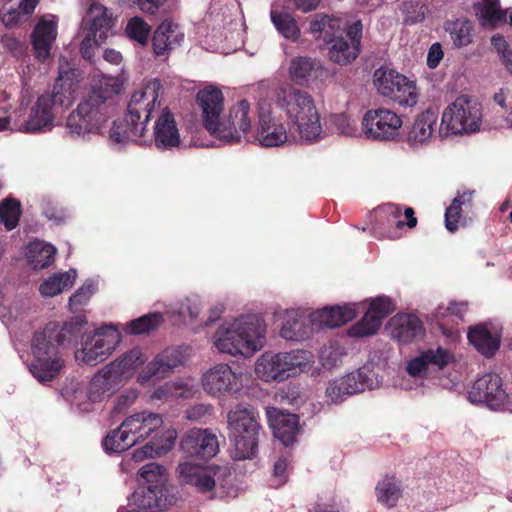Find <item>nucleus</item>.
Listing matches in <instances>:
<instances>
[{"mask_svg":"<svg viewBox=\"0 0 512 512\" xmlns=\"http://www.w3.org/2000/svg\"><path fill=\"white\" fill-rule=\"evenodd\" d=\"M87 324L85 318L76 316L63 325L49 323L41 331H36L31 340L34 360L28 366L30 373L40 383L50 382L64 367V360L58 346H71L82 334L81 348L75 352L80 364L96 365V329L83 333Z\"/></svg>","mask_w":512,"mask_h":512,"instance_id":"obj_1","label":"nucleus"},{"mask_svg":"<svg viewBox=\"0 0 512 512\" xmlns=\"http://www.w3.org/2000/svg\"><path fill=\"white\" fill-rule=\"evenodd\" d=\"M163 88L158 79L143 83L131 95L125 125L116 121H106L100 131L111 144L119 145L125 141H137L144 136L147 124L156 111H160Z\"/></svg>","mask_w":512,"mask_h":512,"instance_id":"obj_2","label":"nucleus"},{"mask_svg":"<svg viewBox=\"0 0 512 512\" xmlns=\"http://www.w3.org/2000/svg\"><path fill=\"white\" fill-rule=\"evenodd\" d=\"M265 335L266 324L263 318L251 314L222 323L212 340L220 353L251 357L264 346Z\"/></svg>","mask_w":512,"mask_h":512,"instance_id":"obj_3","label":"nucleus"},{"mask_svg":"<svg viewBox=\"0 0 512 512\" xmlns=\"http://www.w3.org/2000/svg\"><path fill=\"white\" fill-rule=\"evenodd\" d=\"M124 422L135 444L155 434L150 442L132 452L131 459L136 463L166 455L177 439V431L166 427L163 416L159 413L138 412L127 417Z\"/></svg>","mask_w":512,"mask_h":512,"instance_id":"obj_4","label":"nucleus"},{"mask_svg":"<svg viewBox=\"0 0 512 512\" xmlns=\"http://www.w3.org/2000/svg\"><path fill=\"white\" fill-rule=\"evenodd\" d=\"M363 25L360 20L351 24L337 18L316 16L310 23V32L330 43L329 58L339 65L352 63L360 53Z\"/></svg>","mask_w":512,"mask_h":512,"instance_id":"obj_5","label":"nucleus"},{"mask_svg":"<svg viewBox=\"0 0 512 512\" xmlns=\"http://www.w3.org/2000/svg\"><path fill=\"white\" fill-rule=\"evenodd\" d=\"M274 98L277 107L286 113L296 127L302 141L316 142L320 139V114L308 92L283 83L275 89Z\"/></svg>","mask_w":512,"mask_h":512,"instance_id":"obj_6","label":"nucleus"},{"mask_svg":"<svg viewBox=\"0 0 512 512\" xmlns=\"http://www.w3.org/2000/svg\"><path fill=\"white\" fill-rule=\"evenodd\" d=\"M314 355L308 350L265 352L255 363V374L265 382H282L311 370Z\"/></svg>","mask_w":512,"mask_h":512,"instance_id":"obj_7","label":"nucleus"},{"mask_svg":"<svg viewBox=\"0 0 512 512\" xmlns=\"http://www.w3.org/2000/svg\"><path fill=\"white\" fill-rule=\"evenodd\" d=\"M227 420L234 458L244 460L254 457L261 430L258 413L251 407L237 406L228 413Z\"/></svg>","mask_w":512,"mask_h":512,"instance_id":"obj_8","label":"nucleus"},{"mask_svg":"<svg viewBox=\"0 0 512 512\" xmlns=\"http://www.w3.org/2000/svg\"><path fill=\"white\" fill-rule=\"evenodd\" d=\"M481 123V104L467 96L456 98L442 113L441 126L452 134L477 132Z\"/></svg>","mask_w":512,"mask_h":512,"instance_id":"obj_9","label":"nucleus"},{"mask_svg":"<svg viewBox=\"0 0 512 512\" xmlns=\"http://www.w3.org/2000/svg\"><path fill=\"white\" fill-rule=\"evenodd\" d=\"M374 85L380 95L400 106L413 107L418 102L419 90L416 81L393 69H377L374 73Z\"/></svg>","mask_w":512,"mask_h":512,"instance_id":"obj_10","label":"nucleus"},{"mask_svg":"<svg viewBox=\"0 0 512 512\" xmlns=\"http://www.w3.org/2000/svg\"><path fill=\"white\" fill-rule=\"evenodd\" d=\"M176 473L182 484L190 485L200 493L212 492L217 486L224 487L225 479L230 475L226 467L198 465L190 461L180 462Z\"/></svg>","mask_w":512,"mask_h":512,"instance_id":"obj_11","label":"nucleus"},{"mask_svg":"<svg viewBox=\"0 0 512 512\" xmlns=\"http://www.w3.org/2000/svg\"><path fill=\"white\" fill-rule=\"evenodd\" d=\"M254 117L252 105L245 99L240 100L230 107L227 115L222 117L213 136L227 143L240 142L242 139L249 140L248 134Z\"/></svg>","mask_w":512,"mask_h":512,"instance_id":"obj_12","label":"nucleus"},{"mask_svg":"<svg viewBox=\"0 0 512 512\" xmlns=\"http://www.w3.org/2000/svg\"><path fill=\"white\" fill-rule=\"evenodd\" d=\"M202 387L213 397L233 395L243 388V374L232 370L226 363H219L203 374Z\"/></svg>","mask_w":512,"mask_h":512,"instance_id":"obj_13","label":"nucleus"},{"mask_svg":"<svg viewBox=\"0 0 512 512\" xmlns=\"http://www.w3.org/2000/svg\"><path fill=\"white\" fill-rule=\"evenodd\" d=\"M401 126V118L386 108L369 110L362 120L363 134L372 140H392L399 134Z\"/></svg>","mask_w":512,"mask_h":512,"instance_id":"obj_14","label":"nucleus"},{"mask_svg":"<svg viewBox=\"0 0 512 512\" xmlns=\"http://www.w3.org/2000/svg\"><path fill=\"white\" fill-rule=\"evenodd\" d=\"M180 450L187 458L209 459L218 453L219 443L209 429L193 428L181 438Z\"/></svg>","mask_w":512,"mask_h":512,"instance_id":"obj_15","label":"nucleus"},{"mask_svg":"<svg viewBox=\"0 0 512 512\" xmlns=\"http://www.w3.org/2000/svg\"><path fill=\"white\" fill-rule=\"evenodd\" d=\"M468 399L472 403H486L491 408L502 405L507 394L502 387V380L497 374L489 373L478 378L470 391Z\"/></svg>","mask_w":512,"mask_h":512,"instance_id":"obj_16","label":"nucleus"},{"mask_svg":"<svg viewBox=\"0 0 512 512\" xmlns=\"http://www.w3.org/2000/svg\"><path fill=\"white\" fill-rule=\"evenodd\" d=\"M371 387L372 383L367 374L362 370H357L329 382L325 396L330 403L338 404L347 396L363 392Z\"/></svg>","mask_w":512,"mask_h":512,"instance_id":"obj_17","label":"nucleus"},{"mask_svg":"<svg viewBox=\"0 0 512 512\" xmlns=\"http://www.w3.org/2000/svg\"><path fill=\"white\" fill-rule=\"evenodd\" d=\"M147 361V356L139 347L125 353L120 359L108 365L103 378L105 385L117 387L123 381L132 377L135 371Z\"/></svg>","mask_w":512,"mask_h":512,"instance_id":"obj_18","label":"nucleus"},{"mask_svg":"<svg viewBox=\"0 0 512 512\" xmlns=\"http://www.w3.org/2000/svg\"><path fill=\"white\" fill-rule=\"evenodd\" d=\"M177 501L175 488L143 487L132 496V503L140 512H161Z\"/></svg>","mask_w":512,"mask_h":512,"instance_id":"obj_19","label":"nucleus"},{"mask_svg":"<svg viewBox=\"0 0 512 512\" xmlns=\"http://www.w3.org/2000/svg\"><path fill=\"white\" fill-rule=\"evenodd\" d=\"M70 133L85 137L96 128V88L91 87L87 98L83 99L77 109L67 119Z\"/></svg>","mask_w":512,"mask_h":512,"instance_id":"obj_20","label":"nucleus"},{"mask_svg":"<svg viewBox=\"0 0 512 512\" xmlns=\"http://www.w3.org/2000/svg\"><path fill=\"white\" fill-rule=\"evenodd\" d=\"M197 104L202 112L204 127L214 135L222 117L224 109V96L220 89L207 86L197 93Z\"/></svg>","mask_w":512,"mask_h":512,"instance_id":"obj_21","label":"nucleus"},{"mask_svg":"<svg viewBox=\"0 0 512 512\" xmlns=\"http://www.w3.org/2000/svg\"><path fill=\"white\" fill-rule=\"evenodd\" d=\"M262 147H279L287 142V129L278 118L271 113L261 112L258 117L256 131L251 135Z\"/></svg>","mask_w":512,"mask_h":512,"instance_id":"obj_22","label":"nucleus"},{"mask_svg":"<svg viewBox=\"0 0 512 512\" xmlns=\"http://www.w3.org/2000/svg\"><path fill=\"white\" fill-rule=\"evenodd\" d=\"M77 71L70 66L64 57L59 60V71L53 94H49L52 99V108L60 106L68 108L75 100L74 92L76 86Z\"/></svg>","mask_w":512,"mask_h":512,"instance_id":"obj_23","label":"nucleus"},{"mask_svg":"<svg viewBox=\"0 0 512 512\" xmlns=\"http://www.w3.org/2000/svg\"><path fill=\"white\" fill-rule=\"evenodd\" d=\"M182 28L171 19H165L152 35V48L156 56H167L184 42Z\"/></svg>","mask_w":512,"mask_h":512,"instance_id":"obj_24","label":"nucleus"},{"mask_svg":"<svg viewBox=\"0 0 512 512\" xmlns=\"http://www.w3.org/2000/svg\"><path fill=\"white\" fill-rule=\"evenodd\" d=\"M57 17L48 15L42 17L36 24L31 38L36 58L44 62L50 57L53 43L57 37Z\"/></svg>","mask_w":512,"mask_h":512,"instance_id":"obj_25","label":"nucleus"},{"mask_svg":"<svg viewBox=\"0 0 512 512\" xmlns=\"http://www.w3.org/2000/svg\"><path fill=\"white\" fill-rule=\"evenodd\" d=\"M154 143L158 149L169 150L180 144V133L171 110L163 107L155 120Z\"/></svg>","mask_w":512,"mask_h":512,"instance_id":"obj_26","label":"nucleus"},{"mask_svg":"<svg viewBox=\"0 0 512 512\" xmlns=\"http://www.w3.org/2000/svg\"><path fill=\"white\" fill-rule=\"evenodd\" d=\"M266 414L274 437L286 446L294 443L299 430L298 417L295 414L284 413L274 407L267 408Z\"/></svg>","mask_w":512,"mask_h":512,"instance_id":"obj_27","label":"nucleus"},{"mask_svg":"<svg viewBox=\"0 0 512 512\" xmlns=\"http://www.w3.org/2000/svg\"><path fill=\"white\" fill-rule=\"evenodd\" d=\"M356 314L355 306L346 304L315 311L310 315V322L317 329L336 328L353 320Z\"/></svg>","mask_w":512,"mask_h":512,"instance_id":"obj_28","label":"nucleus"},{"mask_svg":"<svg viewBox=\"0 0 512 512\" xmlns=\"http://www.w3.org/2000/svg\"><path fill=\"white\" fill-rule=\"evenodd\" d=\"M180 363V353L175 349H166L143 368L138 375V382L145 384L153 377L163 378Z\"/></svg>","mask_w":512,"mask_h":512,"instance_id":"obj_29","label":"nucleus"},{"mask_svg":"<svg viewBox=\"0 0 512 512\" xmlns=\"http://www.w3.org/2000/svg\"><path fill=\"white\" fill-rule=\"evenodd\" d=\"M51 101L52 99L49 98V94H44L38 97L35 105L31 108L27 121L24 124L25 132H44L52 128L54 112Z\"/></svg>","mask_w":512,"mask_h":512,"instance_id":"obj_30","label":"nucleus"},{"mask_svg":"<svg viewBox=\"0 0 512 512\" xmlns=\"http://www.w3.org/2000/svg\"><path fill=\"white\" fill-rule=\"evenodd\" d=\"M288 74L291 81L304 86L312 77L323 79L327 71L318 61L310 57L298 56L290 61Z\"/></svg>","mask_w":512,"mask_h":512,"instance_id":"obj_31","label":"nucleus"},{"mask_svg":"<svg viewBox=\"0 0 512 512\" xmlns=\"http://www.w3.org/2000/svg\"><path fill=\"white\" fill-rule=\"evenodd\" d=\"M389 329L392 338L408 343L424 334L423 326L420 320L410 314H398L389 321Z\"/></svg>","mask_w":512,"mask_h":512,"instance_id":"obj_32","label":"nucleus"},{"mask_svg":"<svg viewBox=\"0 0 512 512\" xmlns=\"http://www.w3.org/2000/svg\"><path fill=\"white\" fill-rule=\"evenodd\" d=\"M438 115L436 111L427 109L414 120L408 134L407 143L411 147H420L432 138Z\"/></svg>","mask_w":512,"mask_h":512,"instance_id":"obj_33","label":"nucleus"},{"mask_svg":"<svg viewBox=\"0 0 512 512\" xmlns=\"http://www.w3.org/2000/svg\"><path fill=\"white\" fill-rule=\"evenodd\" d=\"M451 360V354L443 349L437 348L436 350H428L422 353L419 357L412 359L407 366V371L412 376H419L426 371L428 365H434L438 368H443Z\"/></svg>","mask_w":512,"mask_h":512,"instance_id":"obj_34","label":"nucleus"},{"mask_svg":"<svg viewBox=\"0 0 512 512\" xmlns=\"http://www.w3.org/2000/svg\"><path fill=\"white\" fill-rule=\"evenodd\" d=\"M304 316L299 315L296 311L286 312L285 321L281 327L280 335L286 340L301 341L308 338L312 332V324L310 325Z\"/></svg>","mask_w":512,"mask_h":512,"instance_id":"obj_35","label":"nucleus"},{"mask_svg":"<svg viewBox=\"0 0 512 512\" xmlns=\"http://www.w3.org/2000/svg\"><path fill=\"white\" fill-rule=\"evenodd\" d=\"M96 7L95 2L90 3L86 16H84L81 24V32L83 39L80 46V52L83 58L94 62L96 47V16L93 10Z\"/></svg>","mask_w":512,"mask_h":512,"instance_id":"obj_36","label":"nucleus"},{"mask_svg":"<svg viewBox=\"0 0 512 512\" xmlns=\"http://www.w3.org/2000/svg\"><path fill=\"white\" fill-rule=\"evenodd\" d=\"M76 277L77 272L75 269H70L66 272L54 273L41 282L39 292L43 297H54L70 288L74 284Z\"/></svg>","mask_w":512,"mask_h":512,"instance_id":"obj_37","label":"nucleus"},{"mask_svg":"<svg viewBox=\"0 0 512 512\" xmlns=\"http://www.w3.org/2000/svg\"><path fill=\"white\" fill-rule=\"evenodd\" d=\"M444 28L455 48L466 47L473 41L474 27L468 19L460 18L447 21Z\"/></svg>","mask_w":512,"mask_h":512,"instance_id":"obj_38","label":"nucleus"},{"mask_svg":"<svg viewBox=\"0 0 512 512\" xmlns=\"http://www.w3.org/2000/svg\"><path fill=\"white\" fill-rule=\"evenodd\" d=\"M468 339L470 343L486 357L494 355L500 345L498 337L492 335L484 325L470 328Z\"/></svg>","mask_w":512,"mask_h":512,"instance_id":"obj_39","label":"nucleus"},{"mask_svg":"<svg viewBox=\"0 0 512 512\" xmlns=\"http://www.w3.org/2000/svg\"><path fill=\"white\" fill-rule=\"evenodd\" d=\"M56 254V248L43 241H33L26 248V258L28 263L34 269H43L48 267Z\"/></svg>","mask_w":512,"mask_h":512,"instance_id":"obj_40","label":"nucleus"},{"mask_svg":"<svg viewBox=\"0 0 512 512\" xmlns=\"http://www.w3.org/2000/svg\"><path fill=\"white\" fill-rule=\"evenodd\" d=\"M474 191H458L450 206L445 212V226L448 231L455 232L462 222V206L471 205Z\"/></svg>","mask_w":512,"mask_h":512,"instance_id":"obj_41","label":"nucleus"},{"mask_svg":"<svg viewBox=\"0 0 512 512\" xmlns=\"http://www.w3.org/2000/svg\"><path fill=\"white\" fill-rule=\"evenodd\" d=\"M121 341V333L114 325L98 327V361L110 355Z\"/></svg>","mask_w":512,"mask_h":512,"instance_id":"obj_42","label":"nucleus"},{"mask_svg":"<svg viewBox=\"0 0 512 512\" xmlns=\"http://www.w3.org/2000/svg\"><path fill=\"white\" fill-rule=\"evenodd\" d=\"M137 474L148 487L174 488L168 483L169 477L166 468L156 462L145 464Z\"/></svg>","mask_w":512,"mask_h":512,"instance_id":"obj_43","label":"nucleus"},{"mask_svg":"<svg viewBox=\"0 0 512 512\" xmlns=\"http://www.w3.org/2000/svg\"><path fill=\"white\" fill-rule=\"evenodd\" d=\"M476 15L484 27H495L505 20L499 0H481L476 5Z\"/></svg>","mask_w":512,"mask_h":512,"instance_id":"obj_44","label":"nucleus"},{"mask_svg":"<svg viewBox=\"0 0 512 512\" xmlns=\"http://www.w3.org/2000/svg\"><path fill=\"white\" fill-rule=\"evenodd\" d=\"M194 393L195 388L193 385L182 381H169L158 387L151 395V398L157 400L190 398Z\"/></svg>","mask_w":512,"mask_h":512,"instance_id":"obj_45","label":"nucleus"},{"mask_svg":"<svg viewBox=\"0 0 512 512\" xmlns=\"http://www.w3.org/2000/svg\"><path fill=\"white\" fill-rule=\"evenodd\" d=\"M135 445V442L128 433V429L125 428V422L111 431L102 442V446L105 451L111 453H120Z\"/></svg>","mask_w":512,"mask_h":512,"instance_id":"obj_46","label":"nucleus"},{"mask_svg":"<svg viewBox=\"0 0 512 512\" xmlns=\"http://www.w3.org/2000/svg\"><path fill=\"white\" fill-rule=\"evenodd\" d=\"M376 494L378 501L393 507L401 496L399 482L393 476L384 477L376 486Z\"/></svg>","mask_w":512,"mask_h":512,"instance_id":"obj_47","label":"nucleus"},{"mask_svg":"<svg viewBox=\"0 0 512 512\" xmlns=\"http://www.w3.org/2000/svg\"><path fill=\"white\" fill-rule=\"evenodd\" d=\"M271 21L277 31L287 39L297 40L300 36V29L293 16L287 12L271 11Z\"/></svg>","mask_w":512,"mask_h":512,"instance_id":"obj_48","label":"nucleus"},{"mask_svg":"<svg viewBox=\"0 0 512 512\" xmlns=\"http://www.w3.org/2000/svg\"><path fill=\"white\" fill-rule=\"evenodd\" d=\"M125 33L128 38L142 46L147 45L151 33V26L141 17L135 16L128 20Z\"/></svg>","mask_w":512,"mask_h":512,"instance_id":"obj_49","label":"nucleus"},{"mask_svg":"<svg viewBox=\"0 0 512 512\" xmlns=\"http://www.w3.org/2000/svg\"><path fill=\"white\" fill-rule=\"evenodd\" d=\"M382 321L380 317L368 310L361 321L350 328L349 335L354 337L371 336L379 330Z\"/></svg>","mask_w":512,"mask_h":512,"instance_id":"obj_50","label":"nucleus"},{"mask_svg":"<svg viewBox=\"0 0 512 512\" xmlns=\"http://www.w3.org/2000/svg\"><path fill=\"white\" fill-rule=\"evenodd\" d=\"M20 219V203L16 200L6 199L0 203V222L7 230L14 229Z\"/></svg>","mask_w":512,"mask_h":512,"instance_id":"obj_51","label":"nucleus"},{"mask_svg":"<svg viewBox=\"0 0 512 512\" xmlns=\"http://www.w3.org/2000/svg\"><path fill=\"white\" fill-rule=\"evenodd\" d=\"M162 322L159 313L144 315L128 324V330L132 334H144L156 329Z\"/></svg>","mask_w":512,"mask_h":512,"instance_id":"obj_52","label":"nucleus"},{"mask_svg":"<svg viewBox=\"0 0 512 512\" xmlns=\"http://www.w3.org/2000/svg\"><path fill=\"white\" fill-rule=\"evenodd\" d=\"M332 124L336 130L345 136H360L363 134L362 128L359 129L357 121L345 114H335L331 117Z\"/></svg>","mask_w":512,"mask_h":512,"instance_id":"obj_53","label":"nucleus"},{"mask_svg":"<svg viewBox=\"0 0 512 512\" xmlns=\"http://www.w3.org/2000/svg\"><path fill=\"white\" fill-rule=\"evenodd\" d=\"M121 90V82L116 77L101 76L98 77V101L112 99Z\"/></svg>","mask_w":512,"mask_h":512,"instance_id":"obj_54","label":"nucleus"},{"mask_svg":"<svg viewBox=\"0 0 512 512\" xmlns=\"http://www.w3.org/2000/svg\"><path fill=\"white\" fill-rule=\"evenodd\" d=\"M94 293L92 282L82 285L77 291L69 298L68 307L71 312H77L85 306L91 299Z\"/></svg>","mask_w":512,"mask_h":512,"instance_id":"obj_55","label":"nucleus"},{"mask_svg":"<svg viewBox=\"0 0 512 512\" xmlns=\"http://www.w3.org/2000/svg\"><path fill=\"white\" fill-rule=\"evenodd\" d=\"M176 312L180 317L194 321L201 312V301L199 297L191 296L185 298L178 304Z\"/></svg>","mask_w":512,"mask_h":512,"instance_id":"obj_56","label":"nucleus"},{"mask_svg":"<svg viewBox=\"0 0 512 512\" xmlns=\"http://www.w3.org/2000/svg\"><path fill=\"white\" fill-rule=\"evenodd\" d=\"M343 356V350L338 345L324 347L320 353L322 366L331 369L338 365Z\"/></svg>","mask_w":512,"mask_h":512,"instance_id":"obj_57","label":"nucleus"},{"mask_svg":"<svg viewBox=\"0 0 512 512\" xmlns=\"http://www.w3.org/2000/svg\"><path fill=\"white\" fill-rule=\"evenodd\" d=\"M117 17L104 6L98 5V32H101L100 37H107L108 33H112L115 26Z\"/></svg>","mask_w":512,"mask_h":512,"instance_id":"obj_58","label":"nucleus"},{"mask_svg":"<svg viewBox=\"0 0 512 512\" xmlns=\"http://www.w3.org/2000/svg\"><path fill=\"white\" fill-rule=\"evenodd\" d=\"M394 309V305L389 298L378 297L371 302L368 310L383 320L392 313Z\"/></svg>","mask_w":512,"mask_h":512,"instance_id":"obj_59","label":"nucleus"},{"mask_svg":"<svg viewBox=\"0 0 512 512\" xmlns=\"http://www.w3.org/2000/svg\"><path fill=\"white\" fill-rule=\"evenodd\" d=\"M467 310V305L465 303H457L452 302L449 304V306L445 309L439 308L437 314L439 316H447L448 314L456 315L458 317H462L463 314Z\"/></svg>","mask_w":512,"mask_h":512,"instance_id":"obj_60","label":"nucleus"},{"mask_svg":"<svg viewBox=\"0 0 512 512\" xmlns=\"http://www.w3.org/2000/svg\"><path fill=\"white\" fill-rule=\"evenodd\" d=\"M442 58H443V51L441 49V45L438 43H434L430 47L429 52H428L427 65L430 68H435L438 66V64L440 63Z\"/></svg>","mask_w":512,"mask_h":512,"instance_id":"obj_61","label":"nucleus"},{"mask_svg":"<svg viewBox=\"0 0 512 512\" xmlns=\"http://www.w3.org/2000/svg\"><path fill=\"white\" fill-rule=\"evenodd\" d=\"M211 407L204 404H198L186 411V417L189 420H200L207 414H209Z\"/></svg>","mask_w":512,"mask_h":512,"instance_id":"obj_62","label":"nucleus"},{"mask_svg":"<svg viewBox=\"0 0 512 512\" xmlns=\"http://www.w3.org/2000/svg\"><path fill=\"white\" fill-rule=\"evenodd\" d=\"M165 0H137L139 9L150 15H154Z\"/></svg>","mask_w":512,"mask_h":512,"instance_id":"obj_63","label":"nucleus"},{"mask_svg":"<svg viewBox=\"0 0 512 512\" xmlns=\"http://www.w3.org/2000/svg\"><path fill=\"white\" fill-rule=\"evenodd\" d=\"M287 460L285 458H279L273 468V476L278 479V485H281L286 482V470H287Z\"/></svg>","mask_w":512,"mask_h":512,"instance_id":"obj_64","label":"nucleus"}]
</instances>
